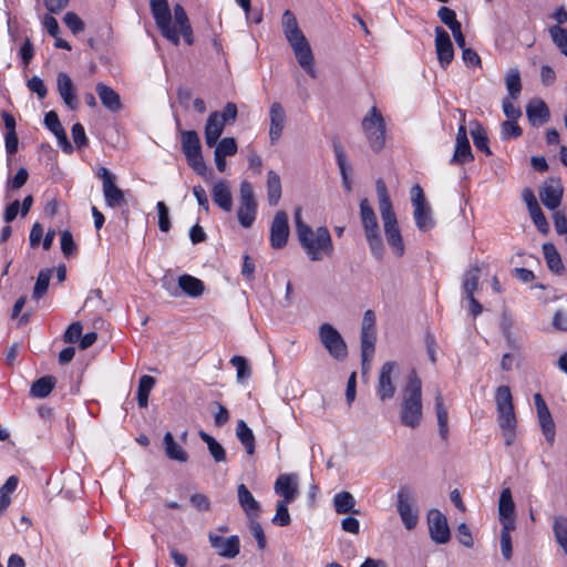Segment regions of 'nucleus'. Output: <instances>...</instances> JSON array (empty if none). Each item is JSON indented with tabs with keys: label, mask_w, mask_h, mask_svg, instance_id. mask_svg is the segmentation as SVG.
Here are the masks:
<instances>
[{
	"label": "nucleus",
	"mask_w": 567,
	"mask_h": 567,
	"mask_svg": "<svg viewBox=\"0 0 567 567\" xmlns=\"http://www.w3.org/2000/svg\"><path fill=\"white\" fill-rule=\"evenodd\" d=\"M150 7L156 27L165 39L177 45L182 35L188 45L193 44V30L186 11L181 4L177 3L174 7V23L167 0H151Z\"/></svg>",
	"instance_id": "obj_1"
},
{
	"label": "nucleus",
	"mask_w": 567,
	"mask_h": 567,
	"mask_svg": "<svg viewBox=\"0 0 567 567\" xmlns=\"http://www.w3.org/2000/svg\"><path fill=\"white\" fill-rule=\"evenodd\" d=\"M281 27L287 42L289 43L300 68L312 79L317 78L315 58L311 47L298 25L296 16L286 10L282 14Z\"/></svg>",
	"instance_id": "obj_2"
},
{
	"label": "nucleus",
	"mask_w": 567,
	"mask_h": 567,
	"mask_svg": "<svg viewBox=\"0 0 567 567\" xmlns=\"http://www.w3.org/2000/svg\"><path fill=\"white\" fill-rule=\"evenodd\" d=\"M375 186L386 243L392 249L393 254L400 258L404 255L405 246L401 230L399 228L396 216L393 212L392 204L383 181H377Z\"/></svg>",
	"instance_id": "obj_3"
},
{
	"label": "nucleus",
	"mask_w": 567,
	"mask_h": 567,
	"mask_svg": "<svg viewBox=\"0 0 567 567\" xmlns=\"http://www.w3.org/2000/svg\"><path fill=\"white\" fill-rule=\"evenodd\" d=\"M422 416V381L413 370L402 390L400 420L404 426L415 429L421 424Z\"/></svg>",
	"instance_id": "obj_4"
},
{
	"label": "nucleus",
	"mask_w": 567,
	"mask_h": 567,
	"mask_svg": "<svg viewBox=\"0 0 567 567\" xmlns=\"http://www.w3.org/2000/svg\"><path fill=\"white\" fill-rule=\"evenodd\" d=\"M495 404L497 422L506 446L514 444L516 439L517 420L513 405V396L509 386L499 385L495 391Z\"/></svg>",
	"instance_id": "obj_5"
},
{
	"label": "nucleus",
	"mask_w": 567,
	"mask_h": 567,
	"mask_svg": "<svg viewBox=\"0 0 567 567\" xmlns=\"http://www.w3.org/2000/svg\"><path fill=\"white\" fill-rule=\"evenodd\" d=\"M300 246L311 261H321L333 254V243L327 227L310 229L298 237Z\"/></svg>",
	"instance_id": "obj_6"
},
{
	"label": "nucleus",
	"mask_w": 567,
	"mask_h": 567,
	"mask_svg": "<svg viewBox=\"0 0 567 567\" xmlns=\"http://www.w3.org/2000/svg\"><path fill=\"white\" fill-rule=\"evenodd\" d=\"M360 216L371 255L375 259L381 260L384 256V246L377 215L367 198L360 202Z\"/></svg>",
	"instance_id": "obj_7"
},
{
	"label": "nucleus",
	"mask_w": 567,
	"mask_h": 567,
	"mask_svg": "<svg viewBox=\"0 0 567 567\" xmlns=\"http://www.w3.org/2000/svg\"><path fill=\"white\" fill-rule=\"evenodd\" d=\"M362 130L371 150L375 153L380 152L385 145V123L381 112L375 106L371 107L363 117Z\"/></svg>",
	"instance_id": "obj_8"
},
{
	"label": "nucleus",
	"mask_w": 567,
	"mask_h": 567,
	"mask_svg": "<svg viewBox=\"0 0 567 567\" xmlns=\"http://www.w3.org/2000/svg\"><path fill=\"white\" fill-rule=\"evenodd\" d=\"M182 150L188 165L198 175H205L206 164L202 155L200 140L195 131L181 132Z\"/></svg>",
	"instance_id": "obj_9"
},
{
	"label": "nucleus",
	"mask_w": 567,
	"mask_h": 567,
	"mask_svg": "<svg viewBox=\"0 0 567 567\" xmlns=\"http://www.w3.org/2000/svg\"><path fill=\"white\" fill-rule=\"evenodd\" d=\"M257 202L252 185L243 181L239 187V206L237 209L238 223L244 228H250L257 216Z\"/></svg>",
	"instance_id": "obj_10"
},
{
	"label": "nucleus",
	"mask_w": 567,
	"mask_h": 567,
	"mask_svg": "<svg viewBox=\"0 0 567 567\" xmlns=\"http://www.w3.org/2000/svg\"><path fill=\"white\" fill-rule=\"evenodd\" d=\"M411 202L413 206V217L419 230L427 231L434 227L432 209L425 199L422 187L415 184L411 188Z\"/></svg>",
	"instance_id": "obj_11"
},
{
	"label": "nucleus",
	"mask_w": 567,
	"mask_h": 567,
	"mask_svg": "<svg viewBox=\"0 0 567 567\" xmlns=\"http://www.w3.org/2000/svg\"><path fill=\"white\" fill-rule=\"evenodd\" d=\"M319 339L329 354L336 360H343L347 357V344L339 331L330 323H322L319 327Z\"/></svg>",
	"instance_id": "obj_12"
},
{
	"label": "nucleus",
	"mask_w": 567,
	"mask_h": 567,
	"mask_svg": "<svg viewBox=\"0 0 567 567\" xmlns=\"http://www.w3.org/2000/svg\"><path fill=\"white\" fill-rule=\"evenodd\" d=\"M396 509L400 518L408 530L413 529L419 522V514L415 507L413 492L409 488H401L398 493Z\"/></svg>",
	"instance_id": "obj_13"
},
{
	"label": "nucleus",
	"mask_w": 567,
	"mask_h": 567,
	"mask_svg": "<svg viewBox=\"0 0 567 567\" xmlns=\"http://www.w3.org/2000/svg\"><path fill=\"white\" fill-rule=\"evenodd\" d=\"M399 367L394 361H388L381 367L378 384L377 395L381 401L392 399L395 394L394 378L398 375Z\"/></svg>",
	"instance_id": "obj_14"
},
{
	"label": "nucleus",
	"mask_w": 567,
	"mask_h": 567,
	"mask_svg": "<svg viewBox=\"0 0 567 567\" xmlns=\"http://www.w3.org/2000/svg\"><path fill=\"white\" fill-rule=\"evenodd\" d=\"M97 177L102 181L103 195L109 207L115 208L125 204L123 190L116 186L115 176L106 167L99 169Z\"/></svg>",
	"instance_id": "obj_15"
},
{
	"label": "nucleus",
	"mask_w": 567,
	"mask_h": 567,
	"mask_svg": "<svg viewBox=\"0 0 567 567\" xmlns=\"http://www.w3.org/2000/svg\"><path fill=\"white\" fill-rule=\"evenodd\" d=\"M429 533L431 539L436 544H446L451 533L445 515L439 509H431L427 513Z\"/></svg>",
	"instance_id": "obj_16"
},
{
	"label": "nucleus",
	"mask_w": 567,
	"mask_h": 567,
	"mask_svg": "<svg viewBox=\"0 0 567 567\" xmlns=\"http://www.w3.org/2000/svg\"><path fill=\"white\" fill-rule=\"evenodd\" d=\"M289 237L288 215L284 210L276 213L270 227V245L275 249L286 246Z\"/></svg>",
	"instance_id": "obj_17"
},
{
	"label": "nucleus",
	"mask_w": 567,
	"mask_h": 567,
	"mask_svg": "<svg viewBox=\"0 0 567 567\" xmlns=\"http://www.w3.org/2000/svg\"><path fill=\"white\" fill-rule=\"evenodd\" d=\"M460 113L462 115V123L460 124L456 134L455 151L453 157L451 158L452 164H463L473 159V154L465 127V113L462 111H460Z\"/></svg>",
	"instance_id": "obj_18"
},
{
	"label": "nucleus",
	"mask_w": 567,
	"mask_h": 567,
	"mask_svg": "<svg viewBox=\"0 0 567 567\" xmlns=\"http://www.w3.org/2000/svg\"><path fill=\"white\" fill-rule=\"evenodd\" d=\"M534 402L537 411L538 422L542 427V432L549 444H553L555 441V423L550 415V412L547 408L545 400L543 399L540 393H536L534 395Z\"/></svg>",
	"instance_id": "obj_19"
},
{
	"label": "nucleus",
	"mask_w": 567,
	"mask_h": 567,
	"mask_svg": "<svg viewBox=\"0 0 567 567\" xmlns=\"http://www.w3.org/2000/svg\"><path fill=\"white\" fill-rule=\"evenodd\" d=\"M275 493L280 501L292 503L299 495L298 476L296 474H280L274 485Z\"/></svg>",
	"instance_id": "obj_20"
},
{
	"label": "nucleus",
	"mask_w": 567,
	"mask_h": 567,
	"mask_svg": "<svg viewBox=\"0 0 567 567\" xmlns=\"http://www.w3.org/2000/svg\"><path fill=\"white\" fill-rule=\"evenodd\" d=\"M208 539L210 546L217 551L219 556L230 559L239 554L240 543L238 536L236 535L225 538L210 533L208 535Z\"/></svg>",
	"instance_id": "obj_21"
},
{
	"label": "nucleus",
	"mask_w": 567,
	"mask_h": 567,
	"mask_svg": "<svg viewBox=\"0 0 567 567\" xmlns=\"http://www.w3.org/2000/svg\"><path fill=\"white\" fill-rule=\"evenodd\" d=\"M435 50L439 62L445 69L453 60L454 50L450 34L442 28H435Z\"/></svg>",
	"instance_id": "obj_22"
},
{
	"label": "nucleus",
	"mask_w": 567,
	"mask_h": 567,
	"mask_svg": "<svg viewBox=\"0 0 567 567\" xmlns=\"http://www.w3.org/2000/svg\"><path fill=\"white\" fill-rule=\"evenodd\" d=\"M286 112L282 105L274 102L269 109V141L270 144H276L282 135L286 125Z\"/></svg>",
	"instance_id": "obj_23"
},
{
	"label": "nucleus",
	"mask_w": 567,
	"mask_h": 567,
	"mask_svg": "<svg viewBox=\"0 0 567 567\" xmlns=\"http://www.w3.org/2000/svg\"><path fill=\"white\" fill-rule=\"evenodd\" d=\"M56 89L64 104L72 111L78 109L79 102L75 95L73 82L69 74L60 72L56 78Z\"/></svg>",
	"instance_id": "obj_24"
},
{
	"label": "nucleus",
	"mask_w": 567,
	"mask_h": 567,
	"mask_svg": "<svg viewBox=\"0 0 567 567\" xmlns=\"http://www.w3.org/2000/svg\"><path fill=\"white\" fill-rule=\"evenodd\" d=\"M515 504L508 487L503 488L498 499V516L503 527L515 526Z\"/></svg>",
	"instance_id": "obj_25"
},
{
	"label": "nucleus",
	"mask_w": 567,
	"mask_h": 567,
	"mask_svg": "<svg viewBox=\"0 0 567 567\" xmlns=\"http://www.w3.org/2000/svg\"><path fill=\"white\" fill-rule=\"evenodd\" d=\"M563 187L559 182L550 181L545 183L539 190V198L543 205L548 209H556L561 202Z\"/></svg>",
	"instance_id": "obj_26"
},
{
	"label": "nucleus",
	"mask_w": 567,
	"mask_h": 567,
	"mask_svg": "<svg viewBox=\"0 0 567 567\" xmlns=\"http://www.w3.org/2000/svg\"><path fill=\"white\" fill-rule=\"evenodd\" d=\"M219 112H212L206 121L204 135L207 146L213 147L217 144L223 134L225 123L219 120Z\"/></svg>",
	"instance_id": "obj_27"
},
{
	"label": "nucleus",
	"mask_w": 567,
	"mask_h": 567,
	"mask_svg": "<svg viewBox=\"0 0 567 567\" xmlns=\"http://www.w3.org/2000/svg\"><path fill=\"white\" fill-rule=\"evenodd\" d=\"M527 117L533 126H539L549 120V110L543 100L534 99L526 106Z\"/></svg>",
	"instance_id": "obj_28"
},
{
	"label": "nucleus",
	"mask_w": 567,
	"mask_h": 567,
	"mask_svg": "<svg viewBox=\"0 0 567 567\" xmlns=\"http://www.w3.org/2000/svg\"><path fill=\"white\" fill-rule=\"evenodd\" d=\"M237 497L240 507L249 518L258 516L260 512V504L256 501L245 484L238 485Z\"/></svg>",
	"instance_id": "obj_29"
},
{
	"label": "nucleus",
	"mask_w": 567,
	"mask_h": 567,
	"mask_svg": "<svg viewBox=\"0 0 567 567\" xmlns=\"http://www.w3.org/2000/svg\"><path fill=\"white\" fill-rule=\"evenodd\" d=\"M96 94L104 107L111 112H117L122 107L120 95L109 85L100 82L95 86Z\"/></svg>",
	"instance_id": "obj_30"
},
{
	"label": "nucleus",
	"mask_w": 567,
	"mask_h": 567,
	"mask_svg": "<svg viewBox=\"0 0 567 567\" xmlns=\"http://www.w3.org/2000/svg\"><path fill=\"white\" fill-rule=\"evenodd\" d=\"M214 203L223 210L230 212L233 209L231 190L225 181L217 182L212 189Z\"/></svg>",
	"instance_id": "obj_31"
},
{
	"label": "nucleus",
	"mask_w": 567,
	"mask_h": 567,
	"mask_svg": "<svg viewBox=\"0 0 567 567\" xmlns=\"http://www.w3.org/2000/svg\"><path fill=\"white\" fill-rule=\"evenodd\" d=\"M163 446L167 458L179 463L188 461V453L175 441L171 432L164 434Z\"/></svg>",
	"instance_id": "obj_32"
},
{
	"label": "nucleus",
	"mask_w": 567,
	"mask_h": 567,
	"mask_svg": "<svg viewBox=\"0 0 567 567\" xmlns=\"http://www.w3.org/2000/svg\"><path fill=\"white\" fill-rule=\"evenodd\" d=\"M481 267L477 264L471 265L462 277V290L464 298L474 296L478 289Z\"/></svg>",
	"instance_id": "obj_33"
},
{
	"label": "nucleus",
	"mask_w": 567,
	"mask_h": 567,
	"mask_svg": "<svg viewBox=\"0 0 567 567\" xmlns=\"http://www.w3.org/2000/svg\"><path fill=\"white\" fill-rule=\"evenodd\" d=\"M435 412L439 426V434L441 439L445 441L449 437V414L444 405L443 395L440 391H437L435 395Z\"/></svg>",
	"instance_id": "obj_34"
},
{
	"label": "nucleus",
	"mask_w": 567,
	"mask_h": 567,
	"mask_svg": "<svg viewBox=\"0 0 567 567\" xmlns=\"http://www.w3.org/2000/svg\"><path fill=\"white\" fill-rule=\"evenodd\" d=\"M178 287L189 297L197 298L204 292V284L196 277L190 275H182L178 278Z\"/></svg>",
	"instance_id": "obj_35"
},
{
	"label": "nucleus",
	"mask_w": 567,
	"mask_h": 567,
	"mask_svg": "<svg viewBox=\"0 0 567 567\" xmlns=\"http://www.w3.org/2000/svg\"><path fill=\"white\" fill-rule=\"evenodd\" d=\"M543 254L546 260V264L548 268L557 274L560 275L564 271V265L560 257V254L557 251L556 247L551 243H545L543 244Z\"/></svg>",
	"instance_id": "obj_36"
},
{
	"label": "nucleus",
	"mask_w": 567,
	"mask_h": 567,
	"mask_svg": "<svg viewBox=\"0 0 567 567\" xmlns=\"http://www.w3.org/2000/svg\"><path fill=\"white\" fill-rule=\"evenodd\" d=\"M267 197L270 206H276L281 197L280 176L274 171L267 174Z\"/></svg>",
	"instance_id": "obj_37"
},
{
	"label": "nucleus",
	"mask_w": 567,
	"mask_h": 567,
	"mask_svg": "<svg viewBox=\"0 0 567 567\" xmlns=\"http://www.w3.org/2000/svg\"><path fill=\"white\" fill-rule=\"evenodd\" d=\"M236 435L240 443L245 446L247 454L251 455L255 452V435L251 429L244 420H239L236 425Z\"/></svg>",
	"instance_id": "obj_38"
},
{
	"label": "nucleus",
	"mask_w": 567,
	"mask_h": 567,
	"mask_svg": "<svg viewBox=\"0 0 567 567\" xmlns=\"http://www.w3.org/2000/svg\"><path fill=\"white\" fill-rule=\"evenodd\" d=\"M19 480L12 475L7 478L4 484L0 487V516L4 513L11 503V495L18 487Z\"/></svg>",
	"instance_id": "obj_39"
},
{
	"label": "nucleus",
	"mask_w": 567,
	"mask_h": 567,
	"mask_svg": "<svg viewBox=\"0 0 567 567\" xmlns=\"http://www.w3.org/2000/svg\"><path fill=\"white\" fill-rule=\"evenodd\" d=\"M334 155L337 159L338 167L340 169V174L342 177V183L347 192L351 190V182L349 178V169L350 166L347 162L346 154L343 147L340 144H334Z\"/></svg>",
	"instance_id": "obj_40"
},
{
	"label": "nucleus",
	"mask_w": 567,
	"mask_h": 567,
	"mask_svg": "<svg viewBox=\"0 0 567 567\" xmlns=\"http://www.w3.org/2000/svg\"><path fill=\"white\" fill-rule=\"evenodd\" d=\"M55 385V378L52 375H45L38 379L31 386L30 393L34 398L48 396Z\"/></svg>",
	"instance_id": "obj_41"
},
{
	"label": "nucleus",
	"mask_w": 567,
	"mask_h": 567,
	"mask_svg": "<svg viewBox=\"0 0 567 567\" xmlns=\"http://www.w3.org/2000/svg\"><path fill=\"white\" fill-rule=\"evenodd\" d=\"M375 340V333H361V357L363 369L365 365L370 364V361L374 355Z\"/></svg>",
	"instance_id": "obj_42"
},
{
	"label": "nucleus",
	"mask_w": 567,
	"mask_h": 567,
	"mask_svg": "<svg viewBox=\"0 0 567 567\" xmlns=\"http://www.w3.org/2000/svg\"><path fill=\"white\" fill-rule=\"evenodd\" d=\"M155 384V379L151 375H142L138 381L137 404L140 408H146L150 393Z\"/></svg>",
	"instance_id": "obj_43"
},
{
	"label": "nucleus",
	"mask_w": 567,
	"mask_h": 567,
	"mask_svg": "<svg viewBox=\"0 0 567 567\" xmlns=\"http://www.w3.org/2000/svg\"><path fill=\"white\" fill-rule=\"evenodd\" d=\"M334 509L338 514H347L354 512L355 499L349 492L337 493L333 497Z\"/></svg>",
	"instance_id": "obj_44"
},
{
	"label": "nucleus",
	"mask_w": 567,
	"mask_h": 567,
	"mask_svg": "<svg viewBox=\"0 0 567 567\" xmlns=\"http://www.w3.org/2000/svg\"><path fill=\"white\" fill-rule=\"evenodd\" d=\"M505 85L508 92V96L513 100H517L522 91L520 74L517 69H511L506 73Z\"/></svg>",
	"instance_id": "obj_45"
},
{
	"label": "nucleus",
	"mask_w": 567,
	"mask_h": 567,
	"mask_svg": "<svg viewBox=\"0 0 567 567\" xmlns=\"http://www.w3.org/2000/svg\"><path fill=\"white\" fill-rule=\"evenodd\" d=\"M52 270L49 268L41 269L33 288L32 298L35 300L41 299L48 291Z\"/></svg>",
	"instance_id": "obj_46"
},
{
	"label": "nucleus",
	"mask_w": 567,
	"mask_h": 567,
	"mask_svg": "<svg viewBox=\"0 0 567 567\" xmlns=\"http://www.w3.org/2000/svg\"><path fill=\"white\" fill-rule=\"evenodd\" d=\"M553 529L556 542L564 553L567 554V518L564 516H556L554 518Z\"/></svg>",
	"instance_id": "obj_47"
},
{
	"label": "nucleus",
	"mask_w": 567,
	"mask_h": 567,
	"mask_svg": "<svg viewBox=\"0 0 567 567\" xmlns=\"http://www.w3.org/2000/svg\"><path fill=\"white\" fill-rule=\"evenodd\" d=\"M200 439L207 444L208 450L215 462H225L226 461V451L225 449L209 434L204 431L199 432Z\"/></svg>",
	"instance_id": "obj_48"
},
{
	"label": "nucleus",
	"mask_w": 567,
	"mask_h": 567,
	"mask_svg": "<svg viewBox=\"0 0 567 567\" xmlns=\"http://www.w3.org/2000/svg\"><path fill=\"white\" fill-rule=\"evenodd\" d=\"M474 124V127H472L471 130V135L475 147L480 151L485 152L487 155H491L492 152L488 147V138L486 136L485 131L477 122H475Z\"/></svg>",
	"instance_id": "obj_49"
},
{
	"label": "nucleus",
	"mask_w": 567,
	"mask_h": 567,
	"mask_svg": "<svg viewBox=\"0 0 567 567\" xmlns=\"http://www.w3.org/2000/svg\"><path fill=\"white\" fill-rule=\"evenodd\" d=\"M548 31L553 42L560 50L561 54L567 56V30L559 25H553Z\"/></svg>",
	"instance_id": "obj_50"
},
{
	"label": "nucleus",
	"mask_w": 567,
	"mask_h": 567,
	"mask_svg": "<svg viewBox=\"0 0 567 567\" xmlns=\"http://www.w3.org/2000/svg\"><path fill=\"white\" fill-rule=\"evenodd\" d=\"M515 529V526H508L505 525V527L502 526L501 530V551L504 559L509 560L512 557V537L511 533Z\"/></svg>",
	"instance_id": "obj_51"
},
{
	"label": "nucleus",
	"mask_w": 567,
	"mask_h": 567,
	"mask_svg": "<svg viewBox=\"0 0 567 567\" xmlns=\"http://www.w3.org/2000/svg\"><path fill=\"white\" fill-rule=\"evenodd\" d=\"M522 133L523 131L517 121L506 120L501 124V138L503 141L517 138Z\"/></svg>",
	"instance_id": "obj_52"
},
{
	"label": "nucleus",
	"mask_w": 567,
	"mask_h": 567,
	"mask_svg": "<svg viewBox=\"0 0 567 567\" xmlns=\"http://www.w3.org/2000/svg\"><path fill=\"white\" fill-rule=\"evenodd\" d=\"M284 501H278L276 505V514L272 517V523L277 526H288L291 523L290 514L288 512V505Z\"/></svg>",
	"instance_id": "obj_53"
},
{
	"label": "nucleus",
	"mask_w": 567,
	"mask_h": 567,
	"mask_svg": "<svg viewBox=\"0 0 567 567\" xmlns=\"http://www.w3.org/2000/svg\"><path fill=\"white\" fill-rule=\"evenodd\" d=\"M237 150V143L234 137H224L216 144L215 153L226 157L235 155Z\"/></svg>",
	"instance_id": "obj_54"
},
{
	"label": "nucleus",
	"mask_w": 567,
	"mask_h": 567,
	"mask_svg": "<svg viewBox=\"0 0 567 567\" xmlns=\"http://www.w3.org/2000/svg\"><path fill=\"white\" fill-rule=\"evenodd\" d=\"M63 22L73 34L82 32L85 28L83 20L72 11L64 14Z\"/></svg>",
	"instance_id": "obj_55"
},
{
	"label": "nucleus",
	"mask_w": 567,
	"mask_h": 567,
	"mask_svg": "<svg viewBox=\"0 0 567 567\" xmlns=\"http://www.w3.org/2000/svg\"><path fill=\"white\" fill-rule=\"evenodd\" d=\"M230 363L236 368L238 382H243L250 377V369L244 357L234 355L230 359Z\"/></svg>",
	"instance_id": "obj_56"
},
{
	"label": "nucleus",
	"mask_w": 567,
	"mask_h": 567,
	"mask_svg": "<svg viewBox=\"0 0 567 567\" xmlns=\"http://www.w3.org/2000/svg\"><path fill=\"white\" fill-rule=\"evenodd\" d=\"M437 17L451 31L461 25L456 19L455 11L447 7H441L437 11Z\"/></svg>",
	"instance_id": "obj_57"
},
{
	"label": "nucleus",
	"mask_w": 567,
	"mask_h": 567,
	"mask_svg": "<svg viewBox=\"0 0 567 567\" xmlns=\"http://www.w3.org/2000/svg\"><path fill=\"white\" fill-rule=\"evenodd\" d=\"M189 502L194 508L199 512H208L210 511L212 503L207 495L202 493H195L190 495Z\"/></svg>",
	"instance_id": "obj_58"
},
{
	"label": "nucleus",
	"mask_w": 567,
	"mask_h": 567,
	"mask_svg": "<svg viewBox=\"0 0 567 567\" xmlns=\"http://www.w3.org/2000/svg\"><path fill=\"white\" fill-rule=\"evenodd\" d=\"M513 101L509 96L505 97L502 102V109L507 120L517 121L522 116V111L514 105Z\"/></svg>",
	"instance_id": "obj_59"
},
{
	"label": "nucleus",
	"mask_w": 567,
	"mask_h": 567,
	"mask_svg": "<svg viewBox=\"0 0 567 567\" xmlns=\"http://www.w3.org/2000/svg\"><path fill=\"white\" fill-rule=\"evenodd\" d=\"M61 250L65 257H70L76 250L73 236L69 230H63L61 233Z\"/></svg>",
	"instance_id": "obj_60"
},
{
	"label": "nucleus",
	"mask_w": 567,
	"mask_h": 567,
	"mask_svg": "<svg viewBox=\"0 0 567 567\" xmlns=\"http://www.w3.org/2000/svg\"><path fill=\"white\" fill-rule=\"evenodd\" d=\"M156 207L158 212V227L162 231L166 233L171 228L168 208L164 202H158Z\"/></svg>",
	"instance_id": "obj_61"
},
{
	"label": "nucleus",
	"mask_w": 567,
	"mask_h": 567,
	"mask_svg": "<svg viewBox=\"0 0 567 567\" xmlns=\"http://www.w3.org/2000/svg\"><path fill=\"white\" fill-rule=\"evenodd\" d=\"M27 86L31 92L35 93L39 99L45 97L48 91H47L43 80L40 79L39 76H37V75L32 76L28 81Z\"/></svg>",
	"instance_id": "obj_62"
},
{
	"label": "nucleus",
	"mask_w": 567,
	"mask_h": 567,
	"mask_svg": "<svg viewBox=\"0 0 567 567\" xmlns=\"http://www.w3.org/2000/svg\"><path fill=\"white\" fill-rule=\"evenodd\" d=\"M237 106L233 102H228L221 112H219V120L223 121L225 124L234 123L237 118Z\"/></svg>",
	"instance_id": "obj_63"
},
{
	"label": "nucleus",
	"mask_w": 567,
	"mask_h": 567,
	"mask_svg": "<svg viewBox=\"0 0 567 567\" xmlns=\"http://www.w3.org/2000/svg\"><path fill=\"white\" fill-rule=\"evenodd\" d=\"M44 125L49 131H51L54 135L63 130V126L59 120L58 114L54 111H50L44 116Z\"/></svg>",
	"instance_id": "obj_64"
}]
</instances>
